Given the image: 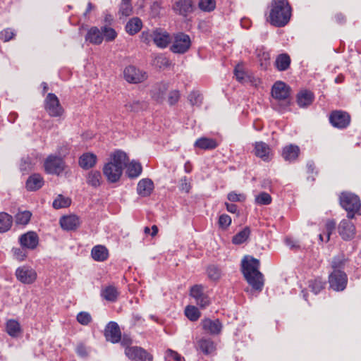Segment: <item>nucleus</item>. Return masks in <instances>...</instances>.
Masks as SVG:
<instances>
[{"instance_id":"nucleus-58","label":"nucleus","mask_w":361,"mask_h":361,"mask_svg":"<svg viewBox=\"0 0 361 361\" xmlns=\"http://www.w3.org/2000/svg\"><path fill=\"white\" fill-rule=\"evenodd\" d=\"M180 99V92L178 90H172L169 92L168 102L170 105H174Z\"/></svg>"},{"instance_id":"nucleus-48","label":"nucleus","mask_w":361,"mask_h":361,"mask_svg":"<svg viewBox=\"0 0 361 361\" xmlns=\"http://www.w3.org/2000/svg\"><path fill=\"white\" fill-rule=\"evenodd\" d=\"M271 195L266 192H262L255 196V202L257 204L268 205L271 204Z\"/></svg>"},{"instance_id":"nucleus-32","label":"nucleus","mask_w":361,"mask_h":361,"mask_svg":"<svg viewBox=\"0 0 361 361\" xmlns=\"http://www.w3.org/2000/svg\"><path fill=\"white\" fill-rule=\"evenodd\" d=\"M314 100V94L308 90L300 91L297 95V102L300 107L310 105Z\"/></svg>"},{"instance_id":"nucleus-27","label":"nucleus","mask_w":361,"mask_h":361,"mask_svg":"<svg viewBox=\"0 0 361 361\" xmlns=\"http://www.w3.org/2000/svg\"><path fill=\"white\" fill-rule=\"evenodd\" d=\"M300 154V148L295 145H288L283 148L282 157L288 161H293L297 159Z\"/></svg>"},{"instance_id":"nucleus-29","label":"nucleus","mask_w":361,"mask_h":361,"mask_svg":"<svg viewBox=\"0 0 361 361\" xmlns=\"http://www.w3.org/2000/svg\"><path fill=\"white\" fill-rule=\"evenodd\" d=\"M197 349L204 355H209L215 351L216 345L212 339L202 338L197 341Z\"/></svg>"},{"instance_id":"nucleus-43","label":"nucleus","mask_w":361,"mask_h":361,"mask_svg":"<svg viewBox=\"0 0 361 361\" xmlns=\"http://www.w3.org/2000/svg\"><path fill=\"white\" fill-rule=\"evenodd\" d=\"M347 259L341 254L332 259L331 267L333 271L342 270L344 268Z\"/></svg>"},{"instance_id":"nucleus-49","label":"nucleus","mask_w":361,"mask_h":361,"mask_svg":"<svg viewBox=\"0 0 361 361\" xmlns=\"http://www.w3.org/2000/svg\"><path fill=\"white\" fill-rule=\"evenodd\" d=\"M101 30L106 41H113L117 36L116 32L111 27L104 26L101 28Z\"/></svg>"},{"instance_id":"nucleus-44","label":"nucleus","mask_w":361,"mask_h":361,"mask_svg":"<svg viewBox=\"0 0 361 361\" xmlns=\"http://www.w3.org/2000/svg\"><path fill=\"white\" fill-rule=\"evenodd\" d=\"M32 213L29 211H23L18 212L15 216V221L19 225H26L30 221Z\"/></svg>"},{"instance_id":"nucleus-57","label":"nucleus","mask_w":361,"mask_h":361,"mask_svg":"<svg viewBox=\"0 0 361 361\" xmlns=\"http://www.w3.org/2000/svg\"><path fill=\"white\" fill-rule=\"evenodd\" d=\"M231 224V218L227 214H222L219 216V224L222 228H226Z\"/></svg>"},{"instance_id":"nucleus-21","label":"nucleus","mask_w":361,"mask_h":361,"mask_svg":"<svg viewBox=\"0 0 361 361\" xmlns=\"http://www.w3.org/2000/svg\"><path fill=\"white\" fill-rule=\"evenodd\" d=\"M151 37L154 44L160 48L166 47L171 41L169 34L166 31H162L161 30H156L154 31L151 35Z\"/></svg>"},{"instance_id":"nucleus-18","label":"nucleus","mask_w":361,"mask_h":361,"mask_svg":"<svg viewBox=\"0 0 361 361\" xmlns=\"http://www.w3.org/2000/svg\"><path fill=\"white\" fill-rule=\"evenodd\" d=\"M254 153L256 157L267 162L269 161L273 157L271 147L262 141L256 142L255 143Z\"/></svg>"},{"instance_id":"nucleus-15","label":"nucleus","mask_w":361,"mask_h":361,"mask_svg":"<svg viewBox=\"0 0 361 361\" xmlns=\"http://www.w3.org/2000/svg\"><path fill=\"white\" fill-rule=\"evenodd\" d=\"M172 9L176 14L186 17L194 11V2L192 0H176Z\"/></svg>"},{"instance_id":"nucleus-62","label":"nucleus","mask_w":361,"mask_h":361,"mask_svg":"<svg viewBox=\"0 0 361 361\" xmlns=\"http://www.w3.org/2000/svg\"><path fill=\"white\" fill-rule=\"evenodd\" d=\"M180 182V190L185 192H189L190 190V184L188 182L187 178L184 177L181 178Z\"/></svg>"},{"instance_id":"nucleus-5","label":"nucleus","mask_w":361,"mask_h":361,"mask_svg":"<svg viewBox=\"0 0 361 361\" xmlns=\"http://www.w3.org/2000/svg\"><path fill=\"white\" fill-rule=\"evenodd\" d=\"M340 204L348 212L349 219L354 217L355 212L360 209L361 205L358 196L349 192H343L341 195Z\"/></svg>"},{"instance_id":"nucleus-36","label":"nucleus","mask_w":361,"mask_h":361,"mask_svg":"<svg viewBox=\"0 0 361 361\" xmlns=\"http://www.w3.org/2000/svg\"><path fill=\"white\" fill-rule=\"evenodd\" d=\"M290 64V58L287 54H279L275 61L276 68L280 71L287 70Z\"/></svg>"},{"instance_id":"nucleus-39","label":"nucleus","mask_w":361,"mask_h":361,"mask_svg":"<svg viewBox=\"0 0 361 361\" xmlns=\"http://www.w3.org/2000/svg\"><path fill=\"white\" fill-rule=\"evenodd\" d=\"M127 174L130 178H136L139 176L142 173V166L139 162L133 161L129 164H126Z\"/></svg>"},{"instance_id":"nucleus-16","label":"nucleus","mask_w":361,"mask_h":361,"mask_svg":"<svg viewBox=\"0 0 361 361\" xmlns=\"http://www.w3.org/2000/svg\"><path fill=\"white\" fill-rule=\"evenodd\" d=\"M169 86L166 82H159L152 85L149 94L152 99L158 103H162Z\"/></svg>"},{"instance_id":"nucleus-13","label":"nucleus","mask_w":361,"mask_h":361,"mask_svg":"<svg viewBox=\"0 0 361 361\" xmlns=\"http://www.w3.org/2000/svg\"><path fill=\"white\" fill-rule=\"evenodd\" d=\"M190 296L195 299V303L202 308L207 307L210 304L209 298L204 292L202 285H195L190 288Z\"/></svg>"},{"instance_id":"nucleus-3","label":"nucleus","mask_w":361,"mask_h":361,"mask_svg":"<svg viewBox=\"0 0 361 361\" xmlns=\"http://www.w3.org/2000/svg\"><path fill=\"white\" fill-rule=\"evenodd\" d=\"M259 269V261L258 259L246 256L242 260V271L247 283L255 290L261 291L264 286V276Z\"/></svg>"},{"instance_id":"nucleus-1","label":"nucleus","mask_w":361,"mask_h":361,"mask_svg":"<svg viewBox=\"0 0 361 361\" xmlns=\"http://www.w3.org/2000/svg\"><path fill=\"white\" fill-rule=\"evenodd\" d=\"M127 154L121 150L111 154L109 161L103 167V173L110 183L118 182L123 173V170L128 162Z\"/></svg>"},{"instance_id":"nucleus-61","label":"nucleus","mask_w":361,"mask_h":361,"mask_svg":"<svg viewBox=\"0 0 361 361\" xmlns=\"http://www.w3.org/2000/svg\"><path fill=\"white\" fill-rule=\"evenodd\" d=\"M166 355L167 357L171 358L175 361H180L182 359V357L180 355H179L177 352L173 351L171 349H168L166 351Z\"/></svg>"},{"instance_id":"nucleus-17","label":"nucleus","mask_w":361,"mask_h":361,"mask_svg":"<svg viewBox=\"0 0 361 361\" xmlns=\"http://www.w3.org/2000/svg\"><path fill=\"white\" fill-rule=\"evenodd\" d=\"M104 336L106 341L113 343H118L121 338V332L118 324L110 322L105 327Z\"/></svg>"},{"instance_id":"nucleus-53","label":"nucleus","mask_w":361,"mask_h":361,"mask_svg":"<svg viewBox=\"0 0 361 361\" xmlns=\"http://www.w3.org/2000/svg\"><path fill=\"white\" fill-rule=\"evenodd\" d=\"M15 35L16 33L11 28H6L0 32V39L4 42L10 41Z\"/></svg>"},{"instance_id":"nucleus-14","label":"nucleus","mask_w":361,"mask_h":361,"mask_svg":"<svg viewBox=\"0 0 361 361\" xmlns=\"http://www.w3.org/2000/svg\"><path fill=\"white\" fill-rule=\"evenodd\" d=\"M331 125L338 128H346L350 122V115L343 111H334L329 116Z\"/></svg>"},{"instance_id":"nucleus-59","label":"nucleus","mask_w":361,"mask_h":361,"mask_svg":"<svg viewBox=\"0 0 361 361\" xmlns=\"http://www.w3.org/2000/svg\"><path fill=\"white\" fill-rule=\"evenodd\" d=\"M335 226H336V224L333 221H328L326 223V225H325V228H326V241H329V240L330 235H331L332 231L334 230Z\"/></svg>"},{"instance_id":"nucleus-25","label":"nucleus","mask_w":361,"mask_h":361,"mask_svg":"<svg viewBox=\"0 0 361 361\" xmlns=\"http://www.w3.org/2000/svg\"><path fill=\"white\" fill-rule=\"evenodd\" d=\"M97 161V156L91 152L82 154L78 161L79 166L83 169H90L94 167Z\"/></svg>"},{"instance_id":"nucleus-60","label":"nucleus","mask_w":361,"mask_h":361,"mask_svg":"<svg viewBox=\"0 0 361 361\" xmlns=\"http://www.w3.org/2000/svg\"><path fill=\"white\" fill-rule=\"evenodd\" d=\"M228 199L231 202H241L244 200L245 197L242 194L231 192L228 194Z\"/></svg>"},{"instance_id":"nucleus-55","label":"nucleus","mask_w":361,"mask_h":361,"mask_svg":"<svg viewBox=\"0 0 361 361\" xmlns=\"http://www.w3.org/2000/svg\"><path fill=\"white\" fill-rule=\"evenodd\" d=\"M125 107L128 111L137 112L142 109V103L140 101H132L127 103Z\"/></svg>"},{"instance_id":"nucleus-50","label":"nucleus","mask_w":361,"mask_h":361,"mask_svg":"<svg viewBox=\"0 0 361 361\" xmlns=\"http://www.w3.org/2000/svg\"><path fill=\"white\" fill-rule=\"evenodd\" d=\"M208 277L212 281H217L221 278V270L214 265H211L207 268Z\"/></svg>"},{"instance_id":"nucleus-4","label":"nucleus","mask_w":361,"mask_h":361,"mask_svg":"<svg viewBox=\"0 0 361 361\" xmlns=\"http://www.w3.org/2000/svg\"><path fill=\"white\" fill-rule=\"evenodd\" d=\"M290 87L285 82L278 81L271 89L272 97L277 101L275 109L279 111H286L290 105Z\"/></svg>"},{"instance_id":"nucleus-30","label":"nucleus","mask_w":361,"mask_h":361,"mask_svg":"<svg viewBox=\"0 0 361 361\" xmlns=\"http://www.w3.org/2000/svg\"><path fill=\"white\" fill-rule=\"evenodd\" d=\"M101 295L106 300L114 302L116 301L119 295V291L114 286L109 285L102 290Z\"/></svg>"},{"instance_id":"nucleus-45","label":"nucleus","mask_w":361,"mask_h":361,"mask_svg":"<svg viewBox=\"0 0 361 361\" xmlns=\"http://www.w3.org/2000/svg\"><path fill=\"white\" fill-rule=\"evenodd\" d=\"M185 316L192 322H195L199 319L201 316V313L196 307L193 305H188L185 309Z\"/></svg>"},{"instance_id":"nucleus-51","label":"nucleus","mask_w":361,"mask_h":361,"mask_svg":"<svg viewBox=\"0 0 361 361\" xmlns=\"http://www.w3.org/2000/svg\"><path fill=\"white\" fill-rule=\"evenodd\" d=\"M190 103L192 106H200L202 102V96L197 91H192L188 96Z\"/></svg>"},{"instance_id":"nucleus-28","label":"nucleus","mask_w":361,"mask_h":361,"mask_svg":"<svg viewBox=\"0 0 361 361\" xmlns=\"http://www.w3.org/2000/svg\"><path fill=\"white\" fill-rule=\"evenodd\" d=\"M104 39L103 33L97 27H92L87 32L85 40L93 44H100Z\"/></svg>"},{"instance_id":"nucleus-37","label":"nucleus","mask_w":361,"mask_h":361,"mask_svg":"<svg viewBox=\"0 0 361 361\" xmlns=\"http://www.w3.org/2000/svg\"><path fill=\"white\" fill-rule=\"evenodd\" d=\"M13 217L6 212H0V233L8 231L12 226Z\"/></svg>"},{"instance_id":"nucleus-7","label":"nucleus","mask_w":361,"mask_h":361,"mask_svg":"<svg viewBox=\"0 0 361 361\" xmlns=\"http://www.w3.org/2000/svg\"><path fill=\"white\" fill-rule=\"evenodd\" d=\"M16 279L23 284L31 285L37 279V273L35 269L27 265L18 267L15 272Z\"/></svg>"},{"instance_id":"nucleus-33","label":"nucleus","mask_w":361,"mask_h":361,"mask_svg":"<svg viewBox=\"0 0 361 361\" xmlns=\"http://www.w3.org/2000/svg\"><path fill=\"white\" fill-rule=\"evenodd\" d=\"M91 255L95 261L104 262L109 257V251L103 245H96L92 249Z\"/></svg>"},{"instance_id":"nucleus-24","label":"nucleus","mask_w":361,"mask_h":361,"mask_svg":"<svg viewBox=\"0 0 361 361\" xmlns=\"http://www.w3.org/2000/svg\"><path fill=\"white\" fill-rule=\"evenodd\" d=\"M194 146L203 150H212L219 146V142L216 139L202 137L195 141Z\"/></svg>"},{"instance_id":"nucleus-22","label":"nucleus","mask_w":361,"mask_h":361,"mask_svg":"<svg viewBox=\"0 0 361 361\" xmlns=\"http://www.w3.org/2000/svg\"><path fill=\"white\" fill-rule=\"evenodd\" d=\"M338 231L343 239L349 240L353 238L355 228L352 222L344 219L338 226Z\"/></svg>"},{"instance_id":"nucleus-52","label":"nucleus","mask_w":361,"mask_h":361,"mask_svg":"<svg viewBox=\"0 0 361 361\" xmlns=\"http://www.w3.org/2000/svg\"><path fill=\"white\" fill-rule=\"evenodd\" d=\"M306 169L307 173L309 174L307 179H310L312 181H314L315 180V176L318 173L314 162L312 161H308L306 165Z\"/></svg>"},{"instance_id":"nucleus-56","label":"nucleus","mask_w":361,"mask_h":361,"mask_svg":"<svg viewBox=\"0 0 361 361\" xmlns=\"http://www.w3.org/2000/svg\"><path fill=\"white\" fill-rule=\"evenodd\" d=\"M92 320L90 314L85 312H81L77 315V321L82 324L87 325Z\"/></svg>"},{"instance_id":"nucleus-10","label":"nucleus","mask_w":361,"mask_h":361,"mask_svg":"<svg viewBox=\"0 0 361 361\" xmlns=\"http://www.w3.org/2000/svg\"><path fill=\"white\" fill-rule=\"evenodd\" d=\"M329 287L335 291L343 290L348 283V276L343 270L332 271L329 275Z\"/></svg>"},{"instance_id":"nucleus-40","label":"nucleus","mask_w":361,"mask_h":361,"mask_svg":"<svg viewBox=\"0 0 361 361\" xmlns=\"http://www.w3.org/2000/svg\"><path fill=\"white\" fill-rule=\"evenodd\" d=\"M326 282L321 277L311 279L308 281V287L315 295L320 293L325 287Z\"/></svg>"},{"instance_id":"nucleus-9","label":"nucleus","mask_w":361,"mask_h":361,"mask_svg":"<svg viewBox=\"0 0 361 361\" xmlns=\"http://www.w3.org/2000/svg\"><path fill=\"white\" fill-rule=\"evenodd\" d=\"M123 78L128 83L138 84L145 81L148 75L134 66H128L123 70Z\"/></svg>"},{"instance_id":"nucleus-35","label":"nucleus","mask_w":361,"mask_h":361,"mask_svg":"<svg viewBox=\"0 0 361 361\" xmlns=\"http://www.w3.org/2000/svg\"><path fill=\"white\" fill-rule=\"evenodd\" d=\"M6 331L12 337H17L21 333V327L18 321L9 319L6 324Z\"/></svg>"},{"instance_id":"nucleus-47","label":"nucleus","mask_w":361,"mask_h":361,"mask_svg":"<svg viewBox=\"0 0 361 361\" xmlns=\"http://www.w3.org/2000/svg\"><path fill=\"white\" fill-rule=\"evenodd\" d=\"M200 9L204 12H211L216 8L215 0H200L198 3Z\"/></svg>"},{"instance_id":"nucleus-12","label":"nucleus","mask_w":361,"mask_h":361,"mask_svg":"<svg viewBox=\"0 0 361 361\" xmlns=\"http://www.w3.org/2000/svg\"><path fill=\"white\" fill-rule=\"evenodd\" d=\"M125 355L132 361H152L153 359L151 354L139 346L126 348Z\"/></svg>"},{"instance_id":"nucleus-20","label":"nucleus","mask_w":361,"mask_h":361,"mask_svg":"<svg viewBox=\"0 0 361 361\" xmlns=\"http://www.w3.org/2000/svg\"><path fill=\"white\" fill-rule=\"evenodd\" d=\"M201 324L202 329L209 334L217 335L221 331L222 324L219 319L205 318L202 320Z\"/></svg>"},{"instance_id":"nucleus-54","label":"nucleus","mask_w":361,"mask_h":361,"mask_svg":"<svg viewBox=\"0 0 361 361\" xmlns=\"http://www.w3.org/2000/svg\"><path fill=\"white\" fill-rule=\"evenodd\" d=\"M12 252H13L14 258L19 262H22V261L25 260L27 257V252L25 250V248H23V247L21 248H20V247L13 248Z\"/></svg>"},{"instance_id":"nucleus-34","label":"nucleus","mask_w":361,"mask_h":361,"mask_svg":"<svg viewBox=\"0 0 361 361\" xmlns=\"http://www.w3.org/2000/svg\"><path fill=\"white\" fill-rule=\"evenodd\" d=\"M87 183L93 187L98 188L102 183V174L99 171H91L87 175Z\"/></svg>"},{"instance_id":"nucleus-19","label":"nucleus","mask_w":361,"mask_h":361,"mask_svg":"<svg viewBox=\"0 0 361 361\" xmlns=\"http://www.w3.org/2000/svg\"><path fill=\"white\" fill-rule=\"evenodd\" d=\"M19 243L23 248L34 250L39 243V237L35 232L28 231L20 236Z\"/></svg>"},{"instance_id":"nucleus-11","label":"nucleus","mask_w":361,"mask_h":361,"mask_svg":"<svg viewBox=\"0 0 361 361\" xmlns=\"http://www.w3.org/2000/svg\"><path fill=\"white\" fill-rule=\"evenodd\" d=\"M191 40L190 37L183 32H178L173 37L171 50L176 54H184L190 47Z\"/></svg>"},{"instance_id":"nucleus-41","label":"nucleus","mask_w":361,"mask_h":361,"mask_svg":"<svg viewBox=\"0 0 361 361\" xmlns=\"http://www.w3.org/2000/svg\"><path fill=\"white\" fill-rule=\"evenodd\" d=\"M133 13V6L130 0H122L120 5L118 14L120 18H126Z\"/></svg>"},{"instance_id":"nucleus-6","label":"nucleus","mask_w":361,"mask_h":361,"mask_svg":"<svg viewBox=\"0 0 361 361\" xmlns=\"http://www.w3.org/2000/svg\"><path fill=\"white\" fill-rule=\"evenodd\" d=\"M44 109L51 117H61L64 113L59 98L53 93H49L44 99Z\"/></svg>"},{"instance_id":"nucleus-42","label":"nucleus","mask_w":361,"mask_h":361,"mask_svg":"<svg viewBox=\"0 0 361 361\" xmlns=\"http://www.w3.org/2000/svg\"><path fill=\"white\" fill-rule=\"evenodd\" d=\"M250 230L248 227H245L243 230L235 234L232 239L233 244L240 245L245 242L249 238Z\"/></svg>"},{"instance_id":"nucleus-63","label":"nucleus","mask_w":361,"mask_h":361,"mask_svg":"<svg viewBox=\"0 0 361 361\" xmlns=\"http://www.w3.org/2000/svg\"><path fill=\"white\" fill-rule=\"evenodd\" d=\"M76 353L81 357H86L87 355V348L83 344L78 345L76 348Z\"/></svg>"},{"instance_id":"nucleus-64","label":"nucleus","mask_w":361,"mask_h":361,"mask_svg":"<svg viewBox=\"0 0 361 361\" xmlns=\"http://www.w3.org/2000/svg\"><path fill=\"white\" fill-rule=\"evenodd\" d=\"M234 74L238 81H242L244 79L245 73L240 66L235 67Z\"/></svg>"},{"instance_id":"nucleus-26","label":"nucleus","mask_w":361,"mask_h":361,"mask_svg":"<svg viewBox=\"0 0 361 361\" xmlns=\"http://www.w3.org/2000/svg\"><path fill=\"white\" fill-rule=\"evenodd\" d=\"M154 190V183L149 178H143L140 180L137 186L138 195L142 197L149 196Z\"/></svg>"},{"instance_id":"nucleus-46","label":"nucleus","mask_w":361,"mask_h":361,"mask_svg":"<svg viewBox=\"0 0 361 361\" xmlns=\"http://www.w3.org/2000/svg\"><path fill=\"white\" fill-rule=\"evenodd\" d=\"M71 200L69 197L59 195L53 202V207L55 209L66 208L71 205Z\"/></svg>"},{"instance_id":"nucleus-23","label":"nucleus","mask_w":361,"mask_h":361,"mask_svg":"<svg viewBox=\"0 0 361 361\" xmlns=\"http://www.w3.org/2000/svg\"><path fill=\"white\" fill-rule=\"evenodd\" d=\"M80 219L76 215L64 216L60 219L61 228L66 231L76 229L80 225Z\"/></svg>"},{"instance_id":"nucleus-8","label":"nucleus","mask_w":361,"mask_h":361,"mask_svg":"<svg viewBox=\"0 0 361 361\" xmlns=\"http://www.w3.org/2000/svg\"><path fill=\"white\" fill-rule=\"evenodd\" d=\"M44 169L47 173L59 175L65 169V161L58 156L51 154L44 161Z\"/></svg>"},{"instance_id":"nucleus-31","label":"nucleus","mask_w":361,"mask_h":361,"mask_svg":"<svg viewBox=\"0 0 361 361\" xmlns=\"http://www.w3.org/2000/svg\"><path fill=\"white\" fill-rule=\"evenodd\" d=\"M44 180L41 175L35 173L30 176L26 181V188L28 190H37L42 187Z\"/></svg>"},{"instance_id":"nucleus-2","label":"nucleus","mask_w":361,"mask_h":361,"mask_svg":"<svg viewBox=\"0 0 361 361\" xmlns=\"http://www.w3.org/2000/svg\"><path fill=\"white\" fill-rule=\"evenodd\" d=\"M292 8L288 0H272L270 4L269 22L276 27H284L290 21Z\"/></svg>"},{"instance_id":"nucleus-38","label":"nucleus","mask_w":361,"mask_h":361,"mask_svg":"<svg viewBox=\"0 0 361 361\" xmlns=\"http://www.w3.org/2000/svg\"><path fill=\"white\" fill-rule=\"evenodd\" d=\"M142 25V21L140 18H133L127 23L126 30L130 35H135L141 30Z\"/></svg>"}]
</instances>
